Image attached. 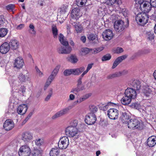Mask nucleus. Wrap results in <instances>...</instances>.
<instances>
[{
  "label": "nucleus",
  "mask_w": 156,
  "mask_h": 156,
  "mask_svg": "<svg viewBox=\"0 0 156 156\" xmlns=\"http://www.w3.org/2000/svg\"><path fill=\"white\" fill-rule=\"evenodd\" d=\"M74 26L75 30L77 33H81L83 30V28L80 25L78 24L77 23H76L75 22L74 23Z\"/></svg>",
  "instance_id": "34"
},
{
  "label": "nucleus",
  "mask_w": 156,
  "mask_h": 156,
  "mask_svg": "<svg viewBox=\"0 0 156 156\" xmlns=\"http://www.w3.org/2000/svg\"><path fill=\"white\" fill-rule=\"evenodd\" d=\"M72 108L71 106H69L63 108L53 115L51 117L52 119H55L68 114Z\"/></svg>",
  "instance_id": "4"
},
{
  "label": "nucleus",
  "mask_w": 156,
  "mask_h": 156,
  "mask_svg": "<svg viewBox=\"0 0 156 156\" xmlns=\"http://www.w3.org/2000/svg\"><path fill=\"white\" fill-rule=\"evenodd\" d=\"M127 124L128 128L131 129H141L142 128V124L136 118L131 119Z\"/></svg>",
  "instance_id": "2"
},
{
  "label": "nucleus",
  "mask_w": 156,
  "mask_h": 156,
  "mask_svg": "<svg viewBox=\"0 0 156 156\" xmlns=\"http://www.w3.org/2000/svg\"><path fill=\"white\" fill-rule=\"evenodd\" d=\"M14 8V5L13 4H9L6 6V9L8 10H12Z\"/></svg>",
  "instance_id": "54"
},
{
  "label": "nucleus",
  "mask_w": 156,
  "mask_h": 156,
  "mask_svg": "<svg viewBox=\"0 0 156 156\" xmlns=\"http://www.w3.org/2000/svg\"><path fill=\"white\" fill-rule=\"evenodd\" d=\"M90 52V49L87 48H82L80 51V54L82 56H84Z\"/></svg>",
  "instance_id": "31"
},
{
  "label": "nucleus",
  "mask_w": 156,
  "mask_h": 156,
  "mask_svg": "<svg viewBox=\"0 0 156 156\" xmlns=\"http://www.w3.org/2000/svg\"><path fill=\"white\" fill-rule=\"evenodd\" d=\"M58 38L61 43L63 46H62L58 49V51L59 53L68 54L71 52L72 50L71 47L69 46V43L66 40L64 39L63 35L60 34L58 36Z\"/></svg>",
  "instance_id": "1"
},
{
  "label": "nucleus",
  "mask_w": 156,
  "mask_h": 156,
  "mask_svg": "<svg viewBox=\"0 0 156 156\" xmlns=\"http://www.w3.org/2000/svg\"><path fill=\"white\" fill-rule=\"evenodd\" d=\"M145 35L146 38L148 41L151 42L154 41L155 36L153 31H147L145 33Z\"/></svg>",
  "instance_id": "21"
},
{
  "label": "nucleus",
  "mask_w": 156,
  "mask_h": 156,
  "mask_svg": "<svg viewBox=\"0 0 156 156\" xmlns=\"http://www.w3.org/2000/svg\"><path fill=\"white\" fill-rule=\"evenodd\" d=\"M33 138V134L29 132H26L22 133L21 139L26 144H28L30 142Z\"/></svg>",
  "instance_id": "9"
},
{
  "label": "nucleus",
  "mask_w": 156,
  "mask_h": 156,
  "mask_svg": "<svg viewBox=\"0 0 156 156\" xmlns=\"http://www.w3.org/2000/svg\"><path fill=\"white\" fill-rule=\"evenodd\" d=\"M69 60L73 63H75L77 62L78 59L76 56L72 55L70 57Z\"/></svg>",
  "instance_id": "37"
},
{
  "label": "nucleus",
  "mask_w": 156,
  "mask_h": 156,
  "mask_svg": "<svg viewBox=\"0 0 156 156\" xmlns=\"http://www.w3.org/2000/svg\"><path fill=\"white\" fill-rule=\"evenodd\" d=\"M136 4L140 5V7H142V4L144 2L145 0H135Z\"/></svg>",
  "instance_id": "62"
},
{
  "label": "nucleus",
  "mask_w": 156,
  "mask_h": 156,
  "mask_svg": "<svg viewBox=\"0 0 156 156\" xmlns=\"http://www.w3.org/2000/svg\"><path fill=\"white\" fill-rule=\"evenodd\" d=\"M5 20L4 17L2 16H0V27L3 26Z\"/></svg>",
  "instance_id": "57"
},
{
  "label": "nucleus",
  "mask_w": 156,
  "mask_h": 156,
  "mask_svg": "<svg viewBox=\"0 0 156 156\" xmlns=\"http://www.w3.org/2000/svg\"><path fill=\"white\" fill-rule=\"evenodd\" d=\"M96 117L95 114L93 113H88L86 116L85 122L88 125H91L95 123L96 121Z\"/></svg>",
  "instance_id": "11"
},
{
  "label": "nucleus",
  "mask_w": 156,
  "mask_h": 156,
  "mask_svg": "<svg viewBox=\"0 0 156 156\" xmlns=\"http://www.w3.org/2000/svg\"><path fill=\"white\" fill-rule=\"evenodd\" d=\"M130 119V116L129 114L126 112L122 113L121 116V120L123 123L127 124L128 121Z\"/></svg>",
  "instance_id": "25"
},
{
  "label": "nucleus",
  "mask_w": 156,
  "mask_h": 156,
  "mask_svg": "<svg viewBox=\"0 0 156 156\" xmlns=\"http://www.w3.org/2000/svg\"><path fill=\"white\" fill-rule=\"evenodd\" d=\"M55 76L51 74L47 80L46 86L47 87L48 86H49L50 84L52 81L55 78Z\"/></svg>",
  "instance_id": "36"
},
{
  "label": "nucleus",
  "mask_w": 156,
  "mask_h": 156,
  "mask_svg": "<svg viewBox=\"0 0 156 156\" xmlns=\"http://www.w3.org/2000/svg\"><path fill=\"white\" fill-rule=\"evenodd\" d=\"M9 47L13 50H16L18 48L19 43L16 40H11L9 43Z\"/></svg>",
  "instance_id": "26"
},
{
  "label": "nucleus",
  "mask_w": 156,
  "mask_h": 156,
  "mask_svg": "<svg viewBox=\"0 0 156 156\" xmlns=\"http://www.w3.org/2000/svg\"><path fill=\"white\" fill-rule=\"evenodd\" d=\"M142 7H140L141 9L143 10L144 12H148L151 10L152 6H151V4L150 2L145 1L144 3L142 4Z\"/></svg>",
  "instance_id": "17"
},
{
  "label": "nucleus",
  "mask_w": 156,
  "mask_h": 156,
  "mask_svg": "<svg viewBox=\"0 0 156 156\" xmlns=\"http://www.w3.org/2000/svg\"><path fill=\"white\" fill-rule=\"evenodd\" d=\"M29 27V31L30 33L31 34H35V31L34 30V27L33 24L32 23L30 24Z\"/></svg>",
  "instance_id": "43"
},
{
  "label": "nucleus",
  "mask_w": 156,
  "mask_h": 156,
  "mask_svg": "<svg viewBox=\"0 0 156 156\" xmlns=\"http://www.w3.org/2000/svg\"><path fill=\"white\" fill-rule=\"evenodd\" d=\"M132 107L136 109H139L140 107V105L138 102L133 103L132 104Z\"/></svg>",
  "instance_id": "50"
},
{
  "label": "nucleus",
  "mask_w": 156,
  "mask_h": 156,
  "mask_svg": "<svg viewBox=\"0 0 156 156\" xmlns=\"http://www.w3.org/2000/svg\"><path fill=\"white\" fill-rule=\"evenodd\" d=\"M116 0H107L106 3L109 5H112L116 2Z\"/></svg>",
  "instance_id": "53"
},
{
  "label": "nucleus",
  "mask_w": 156,
  "mask_h": 156,
  "mask_svg": "<svg viewBox=\"0 0 156 156\" xmlns=\"http://www.w3.org/2000/svg\"><path fill=\"white\" fill-rule=\"evenodd\" d=\"M150 2L152 7L156 8V0H150Z\"/></svg>",
  "instance_id": "60"
},
{
  "label": "nucleus",
  "mask_w": 156,
  "mask_h": 156,
  "mask_svg": "<svg viewBox=\"0 0 156 156\" xmlns=\"http://www.w3.org/2000/svg\"><path fill=\"white\" fill-rule=\"evenodd\" d=\"M123 51V49L121 48L118 47L115 50V52L116 53H120Z\"/></svg>",
  "instance_id": "59"
},
{
  "label": "nucleus",
  "mask_w": 156,
  "mask_h": 156,
  "mask_svg": "<svg viewBox=\"0 0 156 156\" xmlns=\"http://www.w3.org/2000/svg\"><path fill=\"white\" fill-rule=\"evenodd\" d=\"M107 115L110 119L115 120L118 117L119 111L116 109L110 108L108 111Z\"/></svg>",
  "instance_id": "12"
},
{
  "label": "nucleus",
  "mask_w": 156,
  "mask_h": 156,
  "mask_svg": "<svg viewBox=\"0 0 156 156\" xmlns=\"http://www.w3.org/2000/svg\"><path fill=\"white\" fill-rule=\"evenodd\" d=\"M33 114V112H30V113L28 115V116L23 121V124L25 123L27 121L30 119V118L31 116Z\"/></svg>",
  "instance_id": "48"
},
{
  "label": "nucleus",
  "mask_w": 156,
  "mask_h": 156,
  "mask_svg": "<svg viewBox=\"0 0 156 156\" xmlns=\"http://www.w3.org/2000/svg\"><path fill=\"white\" fill-rule=\"evenodd\" d=\"M114 26L115 30L117 32H121L125 28L124 22L122 20L115 21L114 23Z\"/></svg>",
  "instance_id": "10"
},
{
  "label": "nucleus",
  "mask_w": 156,
  "mask_h": 156,
  "mask_svg": "<svg viewBox=\"0 0 156 156\" xmlns=\"http://www.w3.org/2000/svg\"><path fill=\"white\" fill-rule=\"evenodd\" d=\"M103 38L106 41L110 40L113 36L112 31L110 29H107L103 32L102 34Z\"/></svg>",
  "instance_id": "16"
},
{
  "label": "nucleus",
  "mask_w": 156,
  "mask_h": 156,
  "mask_svg": "<svg viewBox=\"0 0 156 156\" xmlns=\"http://www.w3.org/2000/svg\"><path fill=\"white\" fill-rule=\"evenodd\" d=\"M71 70L72 74L75 75H79L77 69H71Z\"/></svg>",
  "instance_id": "58"
},
{
  "label": "nucleus",
  "mask_w": 156,
  "mask_h": 156,
  "mask_svg": "<svg viewBox=\"0 0 156 156\" xmlns=\"http://www.w3.org/2000/svg\"><path fill=\"white\" fill-rule=\"evenodd\" d=\"M88 38L90 40L93 41L97 38V35L95 34L92 33L89 34L88 35Z\"/></svg>",
  "instance_id": "41"
},
{
  "label": "nucleus",
  "mask_w": 156,
  "mask_h": 156,
  "mask_svg": "<svg viewBox=\"0 0 156 156\" xmlns=\"http://www.w3.org/2000/svg\"><path fill=\"white\" fill-rule=\"evenodd\" d=\"M77 69L78 71V73L79 75L83 72L85 71V68L83 66L79 68H77Z\"/></svg>",
  "instance_id": "56"
},
{
  "label": "nucleus",
  "mask_w": 156,
  "mask_h": 156,
  "mask_svg": "<svg viewBox=\"0 0 156 156\" xmlns=\"http://www.w3.org/2000/svg\"><path fill=\"white\" fill-rule=\"evenodd\" d=\"M72 74L71 70L70 69H66L63 72V74L65 76H68Z\"/></svg>",
  "instance_id": "46"
},
{
  "label": "nucleus",
  "mask_w": 156,
  "mask_h": 156,
  "mask_svg": "<svg viewBox=\"0 0 156 156\" xmlns=\"http://www.w3.org/2000/svg\"><path fill=\"white\" fill-rule=\"evenodd\" d=\"M69 144V141L68 137L64 136L60 138L58 143V146L60 149H65L67 147Z\"/></svg>",
  "instance_id": "6"
},
{
  "label": "nucleus",
  "mask_w": 156,
  "mask_h": 156,
  "mask_svg": "<svg viewBox=\"0 0 156 156\" xmlns=\"http://www.w3.org/2000/svg\"><path fill=\"white\" fill-rule=\"evenodd\" d=\"M87 0H76V3L77 5L80 7L85 6Z\"/></svg>",
  "instance_id": "32"
},
{
  "label": "nucleus",
  "mask_w": 156,
  "mask_h": 156,
  "mask_svg": "<svg viewBox=\"0 0 156 156\" xmlns=\"http://www.w3.org/2000/svg\"><path fill=\"white\" fill-rule=\"evenodd\" d=\"M148 16L145 12H142L138 14L136 18V20L138 23H141L140 25L145 24L148 20Z\"/></svg>",
  "instance_id": "3"
},
{
  "label": "nucleus",
  "mask_w": 156,
  "mask_h": 156,
  "mask_svg": "<svg viewBox=\"0 0 156 156\" xmlns=\"http://www.w3.org/2000/svg\"><path fill=\"white\" fill-rule=\"evenodd\" d=\"M71 19L76 20L81 15L80 10L79 8H74L71 12Z\"/></svg>",
  "instance_id": "14"
},
{
  "label": "nucleus",
  "mask_w": 156,
  "mask_h": 156,
  "mask_svg": "<svg viewBox=\"0 0 156 156\" xmlns=\"http://www.w3.org/2000/svg\"><path fill=\"white\" fill-rule=\"evenodd\" d=\"M138 93V92L133 88H128L125 90V94L132 99H135Z\"/></svg>",
  "instance_id": "8"
},
{
  "label": "nucleus",
  "mask_w": 156,
  "mask_h": 156,
  "mask_svg": "<svg viewBox=\"0 0 156 156\" xmlns=\"http://www.w3.org/2000/svg\"><path fill=\"white\" fill-rule=\"evenodd\" d=\"M37 74L40 77H41L43 76V73L41 72L37 66L35 68Z\"/></svg>",
  "instance_id": "51"
},
{
  "label": "nucleus",
  "mask_w": 156,
  "mask_h": 156,
  "mask_svg": "<svg viewBox=\"0 0 156 156\" xmlns=\"http://www.w3.org/2000/svg\"><path fill=\"white\" fill-rule=\"evenodd\" d=\"M127 57V55H123L122 56H119L117 58L121 62L123 61V60L125 59Z\"/></svg>",
  "instance_id": "55"
},
{
  "label": "nucleus",
  "mask_w": 156,
  "mask_h": 156,
  "mask_svg": "<svg viewBox=\"0 0 156 156\" xmlns=\"http://www.w3.org/2000/svg\"><path fill=\"white\" fill-rule=\"evenodd\" d=\"M28 78L27 76H25L22 73H20L18 76V82L19 83L25 82L27 80H28Z\"/></svg>",
  "instance_id": "28"
},
{
  "label": "nucleus",
  "mask_w": 156,
  "mask_h": 156,
  "mask_svg": "<svg viewBox=\"0 0 156 156\" xmlns=\"http://www.w3.org/2000/svg\"><path fill=\"white\" fill-rule=\"evenodd\" d=\"M9 44L5 42L0 46V52L2 54H6L9 51Z\"/></svg>",
  "instance_id": "18"
},
{
  "label": "nucleus",
  "mask_w": 156,
  "mask_h": 156,
  "mask_svg": "<svg viewBox=\"0 0 156 156\" xmlns=\"http://www.w3.org/2000/svg\"><path fill=\"white\" fill-rule=\"evenodd\" d=\"M27 109V107L26 105L21 104L18 107L17 112L18 114L23 115L26 112Z\"/></svg>",
  "instance_id": "22"
},
{
  "label": "nucleus",
  "mask_w": 156,
  "mask_h": 156,
  "mask_svg": "<svg viewBox=\"0 0 156 156\" xmlns=\"http://www.w3.org/2000/svg\"><path fill=\"white\" fill-rule=\"evenodd\" d=\"M59 149V147H56L52 148L49 153L50 156H58L60 153Z\"/></svg>",
  "instance_id": "27"
},
{
  "label": "nucleus",
  "mask_w": 156,
  "mask_h": 156,
  "mask_svg": "<svg viewBox=\"0 0 156 156\" xmlns=\"http://www.w3.org/2000/svg\"><path fill=\"white\" fill-rule=\"evenodd\" d=\"M52 30L53 37L55 38H56L58 35V30L56 26H52Z\"/></svg>",
  "instance_id": "38"
},
{
  "label": "nucleus",
  "mask_w": 156,
  "mask_h": 156,
  "mask_svg": "<svg viewBox=\"0 0 156 156\" xmlns=\"http://www.w3.org/2000/svg\"><path fill=\"white\" fill-rule=\"evenodd\" d=\"M116 105L115 104L111 102H109L104 106H103V108L101 109L103 111H105L108 108L109 106H114Z\"/></svg>",
  "instance_id": "42"
},
{
  "label": "nucleus",
  "mask_w": 156,
  "mask_h": 156,
  "mask_svg": "<svg viewBox=\"0 0 156 156\" xmlns=\"http://www.w3.org/2000/svg\"><path fill=\"white\" fill-rule=\"evenodd\" d=\"M60 68V66L59 65L56 66L52 71L51 74L56 76L59 71Z\"/></svg>",
  "instance_id": "39"
},
{
  "label": "nucleus",
  "mask_w": 156,
  "mask_h": 156,
  "mask_svg": "<svg viewBox=\"0 0 156 156\" xmlns=\"http://www.w3.org/2000/svg\"><path fill=\"white\" fill-rule=\"evenodd\" d=\"M144 93L147 97H151L154 93V89L148 85L144 86Z\"/></svg>",
  "instance_id": "13"
},
{
  "label": "nucleus",
  "mask_w": 156,
  "mask_h": 156,
  "mask_svg": "<svg viewBox=\"0 0 156 156\" xmlns=\"http://www.w3.org/2000/svg\"><path fill=\"white\" fill-rule=\"evenodd\" d=\"M31 151L29 147L27 145H23L21 147L19 151L20 156H29Z\"/></svg>",
  "instance_id": "7"
},
{
  "label": "nucleus",
  "mask_w": 156,
  "mask_h": 156,
  "mask_svg": "<svg viewBox=\"0 0 156 156\" xmlns=\"http://www.w3.org/2000/svg\"><path fill=\"white\" fill-rule=\"evenodd\" d=\"M42 153L41 151L39 150H36L34 151V153L32 156H41Z\"/></svg>",
  "instance_id": "45"
},
{
  "label": "nucleus",
  "mask_w": 156,
  "mask_h": 156,
  "mask_svg": "<svg viewBox=\"0 0 156 156\" xmlns=\"http://www.w3.org/2000/svg\"><path fill=\"white\" fill-rule=\"evenodd\" d=\"M111 55L109 54H107L104 55L101 58V60L103 61L109 60L111 58Z\"/></svg>",
  "instance_id": "40"
},
{
  "label": "nucleus",
  "mask_w": 156,
  "mask_h": 156,
  "mask_svg": "<svg viewBox=\"0 0 156 156\" xmlns=\"http://www.w3.org/2000/svg\"><path fill=\"white\" fill-rule=\"evenodd\" d=\"M24 64L23 59L21 57H18L15 60L14 67L18 68H21Z\"/></svg>",
  "instance_id": "23"
},
{
  "label": "nucleus",
  "mask_w": 156,
  "mask_h": 156,
  "mask_svg": "<svg viewBox=\"0 0 156 156\" xmlns=\"http://www.w3.org/2000/svg\"><path fill=\"white\" fill-rule=\"evenodd\" d=\"M120 63V62L117 58L113 63L112 68V69L115 68Z\"/></svg>",
  "instance_id": "47"
},
{
  "label": "nucleus",
  "mask_w": 156,
  "mask_h": 156,
  "mask_svg": "<svg viewBox=\"0 0 156 156\" xmlns=\"http://www.w3.org/2000/svg\"><path fill=\"white\" fill-rule=\"evenodd\" d=\"M85 89V88L84 85L83 84H81L79 85H77V87L72 88L70 92L76 94H77L79 91Z\"/></svg>",
  "instance_id": "20"
},
{
  "label": "nucleus",
  "mask_w": 156,
  "mask_h": 156,
  "mask_svg": "<svg viewBox=\"0 0 156 156\" xmlns=\"http://www.w3.org/2000/svg\"><path fill=\"white\" fill-rule=\"evenodd\" d=\"M85 75H83V74L80 75V77L79 78L78 80H77V84L76 85H79L81 84H82V78Z\"/></svg>",
  "instance_id": "49"
},
{
  "label": "nucleus",
  "mask_w": 156,
  "mask_h": 156,
  "mask_svg": "<svg viewBox=\"0 0 156 156\" xmlns=\"http://www.w3.org/2000/svg\"><path fill=\"white\" fill-rule=\"evenodd\" d=\"M128 12L126 9H123L122 11V14L125 17L127 16Z\"/></svg>",
  "instance_id": "64"
},
{
  "label": "nucleus",
  "mask_w": 156,
  "mask_h": 156,
  "mask_svg": "<svg viewBox=\"0 0 156 156\" xmlns=\"http://www.w3.org/2000/svg\"><path fill=\"white\" fill-rule=\"evenodd\" d=\"M122 74V72H116L108 75L107 77L108 79H112L116 77H119Z\"/></svg>",
  "instance_id": "29"
},
{
  "label": "nucleus",
  "mask_w": 156,
  "mask_h": 156,
  "mask_svg": "<svg viewBox=\"0 0 156 156\" xmlns=\"http://www.w3.org/2000/svg\"><path fill=\"white\" fill-rule=\"evenodd\" d=\"M88 98L87 95L83 96V97L80 98L79 99V103H80L83 101L85 100Z\"/></svg>",
  "instance_id": "61"
},
{
  "label": "nucleus",
  "mask_w": 156,
  "mask_h": 156,
  "mask_svg": "<svg viewBox=\"0 0 156 156\" xmlns=\"http://www.w3.org/2000/svg\"><path fill=\"white\" fill-rule=\"evenodd\" d=\"M36 144L38 146H40L41 145L42 142L40 139H36L35 140Z\"/></svg>",
  "instance_id": "52"
},
{
  "label": "nucleus",
  "mask_w": 156,
  "mask_h": 156,
  "mask_svg": "<svg viewBox=\"0 0 156 156\" xmlns=\"http://www.w3.org/2000/svg\"><path fill=\"white\" fill-rule=\"evenodd\" d=\"M66 135L70 137H73L76 136L78 133V131L76 127L69 126L66 129Z\"/></svg>",
  "instance_id": "5"
},
{
  "label": "nucleus",
  "mask_w": 156,
  "mask_h": 156,
  "mask_svg": "<svg viewBox=\"0 0 156 156\" xmlns=\"http://www.w3.org/2000/svg\"><path fill=\"white\" fill-rule=\"evenodd\" d=\"M8 32V30L6 28H0V37H4Z\"/></svg>",
  "instance_id": "35"
},
{
  "label": "nucleus",
  "mask_w": 156,
  "mask_h": 156,
  "mask_svg": "<svg viewBox=\"0 0 156 156\" xmlns=\"http://www.w3.org/2000/svg\"><path fill=\"white\" fill-rule=\"evenodd\" d=\"M98 110L97 107L94 105H90L89 106L90 112L88 113H93L95 114V113L97 112Z\"/></svg>",
  "instance_id": "33"
},
{
  "label": "nucleus",
  "mask_w": 156,
  "mask_h": 156,
  "mask_svg": "<svg viewBox=\"0 0 156 156\" xmlns=\"http://www.w3.org/2000/svg\"><path fill=\"white\" fill-rule=\"evenodd\" d=\"M131 86L133 89L139 92L141 84L140 82L137 80H134L131 84Z\"/></svg>",
  "instance_id": "19"
},
{
  "label": "nucleus",
  "mask_w": 156,
  "mask_h": 156,
  "mask_svg": "<svg viewBox=\"0 0 156 156\" xmlns=\"http://www.w3.org/2000/svg\"><path fill=\"white\" fill-rule=\"evenodd\" d=\"M93 64V63L89 64H88L86 70L84 71L82 73L83 75H85L88 72V71L92 68Z\"/></svg>",
  "instance_id": "44"
},
{
  "label": "nucleus",
  "mask_w": 156,
  "mask_h": 156,
  "mask_svg": "<svg viewBox=\"0 0 156 156\" xmlns=\"http://www.w3.org/2000/svg\"><path fill=\"white\" fill-rule=\"evenodd\" d=\"M147 144L149 147H153L156 144V138L152 136L149 137L147 140Z\"/></svg>",
  "instance_id": "24"
},
{
  "label": "nucleus",
  "mask_w": 156,
  "mask_h": 156,
  "mask_svg": "<svg viewBox=\"0 0 156 156\" xmlns=\"http://www.w3.org/2000/svg\"><path fill=\"white\" fill-rule=\"evenodd\" d=\"M132 99L126 95H125L121 100V102L122 104L124 105H127L131 102Z\"/></svg>",
  "instance_id": "30"
},
{
  "label": "nucleus",
  "mask_w": 156,
  "mask_h": 156,
  "mask_svg": "<svg viewBox=\"0 0 156 156\" xmlns=\"http://www.w3.org/2000/svg\"><path fill=\"white\" fill-rule=\"evenodd\" d=\"M14 123L13 121L10 119L6 120L3 124V127L6 130H9L14 127Z\"/></svg>",
  "instance_id": "15"
},
{
  "label": "nucleus",
  "mask_w": 156,
  "mask_h": 156,
  "mask_svg": "<svg viewBox=\"0 0 156 156\" xmlns=\"http://www.w3.org/2000/svg\"><path fill=\"white\" fill-rule=\"evenodd\" d=\"M51 93H50L48 95V96H47V97L45 99V100L46 101H48L50 98L51 97L52 95V89H51Z\"/></svg>",
  "instance_id": "63"
}]
</instances>
